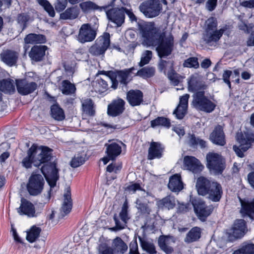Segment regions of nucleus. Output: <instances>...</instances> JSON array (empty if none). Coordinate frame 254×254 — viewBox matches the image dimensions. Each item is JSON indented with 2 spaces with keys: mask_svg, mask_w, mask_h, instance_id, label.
Returning a JSON list of instances; mask_svg holds the SVG:
<instances>
[{
  "mask_svg": "<svg viewBox=\"0 0 254 254\" xmlns=\"http://www.w3.org/2000/svg\"><path fill=\"white\" fill-rule=\"evenodd\" d=\"M17 90L19 93L26 95L32 93L37 88V84L34 82H28L26 80H18L16 82Z\"/></svg>",
  "mask_w": 254,
  "mask_h": 254,
  "instance_id": "4468645a",
  "label": "nucleus"
},
{
  "mask_svg": "<svg viewBox=\"0 0 254 254\" xmlns=\"http://www.w3.org/2000/svg\"><path fill=\"white\" fill-rule=\"evenodd\" d=\"M188 89L191 92L197 91L205 87L201 76L197 73L191 75L188 79Z\"/></svg>",
  "mask_w": 254,
  "mask_h": 254,
  "instance_id": "aec40b11",
  "label": "nucleus"
},
{
  "mask_svg": "<svg viewBox=\"0 0 254 254\" xmlns=\"http://www.w3.org/2000/svg\"><path fill=\"white\" fill-rule=\"evenodd\" d=\"M226 30V28L223 27L219 30L216 29L211 32L204 33L203 39L207 44L211 42H217L220 40Z\"/></svg>",
  "mask_w": 254,
  "mask_h": 254,
  "instance_id": "b1692460",
  "label": "nucleus"
},
{
  "mask_svg": "<svg viewBox=\"0 0 254 254\" xmlns=\"http://www.w3.org/2000/svg\"><path fill=\"white\" fill-rule=\"evenodd\" d=\"M242 208L241 212L247 215L252 219L254 218V198L251 200H243L240 199Z\"/></svg>",
  "mask_w": 254,
  "mask_h": 254,
  "instance_id": "bb28decb",
  "label": "nucleus"
},
{
  "mask_svg": "<svg viewBox=\"0 0 254 254\" xmlns=\"http://www.w3.org/2000/svg\"><path fill=\"white\" fill-rule=\"evenodd\" d=\"M119 217L121 220L127 223L128 220L130 219L128 213V205L127 201H125L122 207V210L119 214Z\"/></svg>",
  "mask_w": 254,
  "mask_h": 254,
  "instance_id": "680f3d73",
  "label": "nucleus"
},
{
  "mask_svg": "<svg viewBox=\"0 0 254 254\" xmlns=\"http://www.w3.org/2000/svg\"><path fill=\"white\" fill-rule=\"evenodd\" d=\"M192 104L197 110L206 113L212 112L216 104L204 95V91H197L193 95Z\"/></svg>",
  "mask_w": 254,
  "mask_h": 254,
  "instance_id": "20e7f679",
  "label": "nucleus"
},
{
  "mask_svg": "<svg viewBox=\"0 0 254 254\" xmlns=\"http://www.w3.org/2000/svg\"><path fill=\"white\" fill-rule=\"evenodd\" d=\"M37 2L42 6L44 10L52 17L55 16V12L53 5L47 0H36Z\"/></svg>",
  "mask_w": 254,
  "mask_h": 254,
  "instance_id": "49530a36",
  "label": "nucleus"
},
{
  "mask_svg": "<svg viewBox=\"0 0 254 254\" xmlns=\"http://www.w3.org/2000/svg\"><path fill=\"white\" fill-rule=\"evenodd\" d=\"M207 166L215 173H221L224 169V162L222 156L217 153H209L206 155Z\"/></svg>",
  "mask_w": 254,
  "mask_h": 254,
  "instance_id": "9d476101",
  "label": "nucleus"
},
{
  "mask_svg": "<svg viewBox=\"0 0 254 254\" xmlns=\"http://www.w3.org/2000/svg\"><path fill=\"white\" fill-rule=\"evenodd\" d=\"M139 11L147 18L158 16L162 10V4L160 0H147L141 2L138 7Z\"/></svg>",
  "mask_w": 254,
  "mask_h": 254,
  "instance_id": "39448f33",
  "label": "nucleus"
},
{
  "mask_svg": "<svg viewBox=\"0 0 254 254\" xmlns=\"http://www.w3.org/2000/svg\"><path fill=\"white\" fill-rule=\"evenodd\" d=\"M138 239L143 250L151 254H155L156 253L155 247L153 244L146 241L140 236H138Z\"/></svg>",
  "mask_w": 254,
  "mask_h": 254,
  "instance_id": "c03bdc74",
  "label": "nucleus"
},
{
  "mask_svg": "<svg viewBox=\"0 0 254 254\" xmlns=\"http://www.w3.org/2000/svg\"><path fill=\"white\" fill-rule=\"evenodd\" d=\"M192 204L193 206L194 210L196 214H198L200 211H202L205 207H208L209 206H206L204 202L199 198L194 199L192 201Z\"/></svg>",
  "mask_w": 254,
  "mask_h": 254,
  "instance_id": "6e6d98bb",
  "label": "nucleus"
},
{
  "mask_svg": "<svg viewBox=\"0 0 254 254\" xmlns=\"http://www.w3.org/2000/svg\"><path fill=\"white\" fill-rule=\"evenodd\" d=\"M80 10L77 6L67 8L64 12L60 14V18L62 19L73 20L77 18L79 14Z\"/></svg>",
  "mask_w": 254,
  "mask_h": 254,
  "instance_id": "72a5a7b5",
  "label": "nucleus"
},
{
  "mask_svg": "<svg viewBox=\"0 0 254 254\" xmlns=\"http://www.w3.org/2000/svg\"><path fill=\"white\" fill-rule=\"evenodd\" d=\"M152 57V52L151 51L146 50L142 55L141 61L139 63V65L142 66L147 64Z\"/></svg>",
  "mask_w": 254,
  "mask_h": 254,
  "instance_id": "e2e57ef3",
  "label": "nucleus"
},
{
  "mask_svg": "<svg viewBox=\"0 0 254 254\" xmlns=\"http://www.w3.org/2000/svg\"><path fill=\"white\" fill-rule=\"evenodd\" d=\"M213 210V207L211 206H209L208 207H205L202 211H200L196 215L201 220L204 221L206 218L212 212Z\"/></svg>",
  "mask_w": 254,
  "mask_h": 254,
  "instance_id": "338daca9",
  "label": "nucleus"
},
{
  "mask_svg": "<svg viewBox=\"0 0 254 254\" xmlns=\"http://www.w3.org/2000/svg\"><path fill=\"white\" fill-rule=\"evenodd\" d=\"M51 114L53 119L61 121L65 119L64 111L58 105L54 104L51 107Z\"/></svg>",
  "mask_w": 254,
  "mask_h": 254,
  "instance_id": "ea45409f",
  "label": "nucleus"
},
{
  "mask_svg": "<svg viewBox=\"0 0 254 254\" xmlns=\"http://www.w3.org/2000/svg\"><path fill=\"white\" fill-rule=\"evenodd\" d=\"M125 102L122 99L114 100L108 107V114L116 117L122 114L124 111Z\"/></svg>",
  "mask_w": 254,
  "mask_h": 254,
  "instance_id": "dca6fc26",
  "label": "nucleus"
},
{
  "mask_svg": "<svg viewBox=\"0 0 254 254\" xmlns=\"http://www.w3.org/2000/svg\"><path fill=\"white\" fill-rule=\"evenodd\" d=\"M183 66L189 68H197L199 67V64L197 58L190 57L184 61Z\"/></svg>",
  "mask_w": 254,
  "mask_h": 254,
  "instance_id": "bf43d9fd",
  "label": "nucleus"
},
{
  "mask_svg": "<svg viewBox=\"0 0 254 254\" xmlns=\"http://www.w3.org/2000/svg\"><path fill=\"white\" fill-rule=\"evenodd\" d=\"M163 150V148L160 143L152 142L148 149V159L152 160L156 158H160L162 156Z\"/></svg>",
  "mask_w": 254,
  "mask_h": 254,
  "instance_id": "cd10ccee",
  "label": "nucleus"
},
{
  "mask_svg": "<svg viewBox=\"0 0 254 254\" xmlns=\"http://www.w3.org/2000/svg\"><path fill=\"white\" fill-rule=\"evenodd\" d=\"M84 154H78L71 159L70 164L72 168H77L85 162Z\"/></svg>",
  "mask_w": 254,
  "mask_h": 254,
  "instance_id": "5fc2aeb1",
  "label": "nucleus"
},
{
  "mask_svg": "<svg viewBox=\"0 0 254 254\" xmlns=\"http://www.w3.org/2000/svg\"><path fill=\"white\" fill-rule=\"evenodd\" d=\"M175 242V238L170 236L162 235L158 239L159 247L166 254H171L173 253V246Z\"/></svg>",
  "mask_w": 254,
  "mask_h": 254,
  "instance_id": "ddd939ff",
  "label": "nucleus"
},
{
  "mask_svg": "<svg viewBox=\"0 0 254 254\" xmlns=\"http://www.w3.org/2000/svg\"><path fill=\"white\" fill-rule=\"evenodd\" d=\"M52 150L47 147L33 144L27 151V156L22 161L23 166L27 169L31 168L32 164L36 167L43 164L41 171L51 188L55 187L59 178L56 163L48 162L52 157Z\"/></svg>",
  "mask_w": 254,
  "mask_h": 254,
  "instance_id": "f257e3e1",
  "label": "nucleus"
},
{
  "mask_svg": "<svg viewBox=\"0 0 254 254\" xmlns=\"http://www.w3.org/2000/svg\"><path fill=\"white\" fill-rule=\"evenodd\" d=\"M248 232L246 222L243 219H237L234 222L229 233L231 241L242 238Z\"/></svg>",
  "mask_w": 254,
  "mask_h": 254,
  "instance_id": "9b49d317",
  "label": "nucleus"
},
{
  "mask_svg": "<svg viewBox=\"0 0 254 254\" xmlns=\"http://www.w3.org/2000/svg\"><path fill=\"white\" fill-rule=\"evenodd\" d=\"M82 106L83 111L87 114L92 116L94 114L93 110V103L91 99H82Z\"/></svg>",
  "mask_w": 254,
  "mask_h": 254,
  "instance_id": "a18cd8bd",
  "label": "nucleus"
},
{
  "mask_svg": "<svg viewBox=\"0 0 254 254\" xmlns=\"http://www.w3.org/2000/svg\"><path fill=\"white\" fill-rule=\"evenodd\" d=\"M113 218L115 221L116 225L115 227L109 228V229L112 231H118L125 229L127 226V223L126 222L123 221V220H120L118 218L117 214H115L114 215Z\"/></svg>",
  "mask_w": 254,
  "mask_h": 254,
  "instance_id": "864d4df0",
  "label": "nucleus"
},
{
  "mask_svg": "<svg viewBox=\"0 0 254 254\" xmlns=\"http://www.w3.org/2000/svg\"><path fill=\"white\" fill-rule=\"evenodd\" d=\"M168 186L172 191L178 192L182 190L183 188V184L180 175L175 174L172 176L170 178Z\"/></svg>",
  "mask_w": 254,
  "mask_h": 254,
  "instance_id": "c85d7f7f",
  "label": "nucleus"
},
{
  "mask_svg": "<svg viewBox=\"0 0 254 254\" xmlns=\"http://www.w3.org/2000/svg\"><path fill=\"white\" fill-rule=\"evenodd\" d=\"M236 137L240 145H234L233 148L237 155L242 158L244 156L243 152L250 147L252 142L254 141V134L248 131L244 132V133L239 132Z\"/></svg>",
  "mask_w": 254,
  "mask_h": 254,
  "instance_id": "0eeeda50",
  "label": "nucleus"
},
{
  "mask_svg": "<svg viewBox=\"0 0 254 254\" xmlns=\"http://www.w3.org/2000/svg\"><path fill=\"white\" fill-rule=\"evenodd\" d=\"M192 204L193 206L194 210L196 214H198L200 211H202L205 207H208L209 206H206L204 202L199 198L194 199L192 201Z\"/></svg>",
  "mask_w": 254,
  "mask_h": 254,
  "instance_id": "4d7b16f0",
  "label": "nucleus"
},
{
  "mask_svg": "<svg viewBox=\"0 0 254 254\" xmlns=\"http://www.w3.org/2000/svg\"><path fill=\"white\" fill-rule=\"evenodd\" d=\"M79 6L84 13H89L92 10L99 9L100 11L106 9V6H99L94 2L91 1H87L81 2L79 4Z\"/></svg>",
  "mask_w": 254,
  "mask_h": 254,
  "instance_id": "f704fd0d",
  "label": "nucleus"
},
{
  "mask_svg": "<svg viewBox=\"0 0 254 254\" xmlns=\"http://www.w3.org/2000/svg\"><path fill=\"white\" fill-rule=\"evenodd\" d=\"M201 234V229L198 227H194L187 234L184 239V242L187 244L196 242L200 239Z\"/></svg>",
  "mask_w": 254,
  "mask_h": 254,
  "instance_id": "c756f323",
  "label": "nucleus"
},
{
  "mask_svg": "<svg viewBox=\"0 0 254 254\" xmlns=\"http://www.w3.org/2000/svg\"><path fill=\"white\" fill-rule=\"evenodd\" d=\"M214 182L209 181L203 177H199L197 179L196 183V188L198 193L202 196L207 195L208 190H209L212 186L211 185Z\"/></svg>",
  "mask_w": 254,
  "mask_h": 254,
  "instance_id": "4be33fe9",
  "label": "nucleus"
},
{
  "mask_svg": "<svg viewBox=\"0 0 254 254\" xmlns=\"http://www.w3.org/2000/svg\"><path fill=\"white\" fill-rule=\"evenodd\" d=\"M233 254H254V244L250 241L245 242Z\"/></svg>",
  "mask_w": 254,
  "mask_h": 254,
  "instance_id": "c9c22d12",
  "label": "nucleus"
},
{
  "mask_svg": "<svg viewBox=\"0 0 254 254\" xmlns=\"http://www.w3.org/2000/svg\"><path fill=\"white\" fill-rule=\"evenodd\" d=\"M41 229L36 226H33L27 231L26 239L30 243L35 242L39 237Z\"/></svg>",
  "mask_w": 254,
  "mask_h": 254,
  "instance_id": "58836bf2",
  "label": "nucleus"
},
{
  "mask_svg": "<svg viewBox=\"0 0 254 254\" xmlns=\"http://www.w3.org/2000/svg\"><path fill=\"white\" fill-rule=\"evenodd\" d=\"M46 40V39L44 35L34 33L29 34L24 38V41L26 44H31L44 43Z\"/></svg>",
  "mask_w": 254,
  "mask_h": 254,
  "instance_id": "e433bc0d",
  "label": "nucleus"
},
{
  "mask_svg": "<svg viewBox=\"0 0 254 254\" xmlns=\"http://www.w3.org/2000/svg\"><path fill=\"white\" fill-rule=\"evenodd\" d=\"M107 8L103 9L106 11L108 19L111 22L114 23L117 27H120L125 22L126 8L115 7L109 9V5H105Z\"/></svg>",
  "mask_w": 254,
  "mask_h": 254,
  "instance_id": "1a4fd4ad",
  "label": "nucleus"
},
{
  "mask_svg": "<svg viewBox=\"0 0 254 254\" xmlns=\"http://www.w3.org/2000/svg\"><path fill=\"white\" fill-rule=\"evenodd\" d=\"M100 73H104L105 76L103 78L97 79L93 83V86L96 92L102 93L108 89V83H111V87L115 89L117 88L118 81L116 79L117 75L115 72L112 71H100Z\"/></svg>",
  "mask_w": 254,
  "mask_h": 254,
  "instance_id": "7ed1b4c3",
  "label": "nucleus"
},
{
  "mask_svg": "<svg viewBox=\"0 0 254 254\" xmlns=\"http://www.w3.org/2000/svg\"><path fill=\"white\" fill-rule=\"evenodd\" d=\"M142 200H136V208L142 214L149 215L151 209L148 203L141 202Z\"/></svg>",
  "mask_w": 254,
  "mask_h": 254,
  "instance_id": "603ef678",
  "label": "nucleus"
},
{
  "mask_svg": "<svg viewBox=\"0 0 254 254\" xmlns=\"http://www.w3.org/2000/svg\"><path fill=\"white\" fill-rule=\"evenodd\" d=\"M127 100L132 107L140 105L143 102V94L139 90H130L127 93Z\"/></svg>",
  "mask_w": 254,
  "mask_h": 254,
  "instance_id": "6ab92c4d",
  "label": "nucleus"
},
{
  "mask_svg": "<svg viewBox=\"0 0 254 254\" xmlns=\"http://www.w3.org/2000/svg\"><path fill=\"white\" fill-rule=\"evenodd\" d=\"M0 58L6 64L12 66L16 63L18 53L12 50H6L1 53Z\"/></svg>",
  "mask_w": 254,
  "mask_h": 254,
  "instance_id": "a878e982",
  "label": "nucleus"
},
{
  "mask_svg": "<svg viewBox=\"0 0 254 254\" xmlns=\"http://www.w3.org/2000/svg\"><path fill=\"white\" fill-rule=\"evenodd\" d=\"M188 107H184V106L179 105L176 110L174 111L173 114L178 119H182L186 115Z\"/></svg>",
  "mask_w": 254,
  "mask_h": 254,
  "instance_id": "69168bd1",
  "label": "nucleus"
},
{
  "mask_svg": "<svg viewBox=\"0 0 254 254\" xmlns=\"http://www.w3.org/2000/svg\"><path fill=\"white\" fill-rule=\"evenodd\" d=\"M211 185L208 190V192H207V197L212 201L218 202L220 201L223 194L222 187L220 184L216 182H214Z\"/></svg>",
  "mask_w": 254,
  "mask_h": 254,
  "instance_id": "412c9836",
  "label": "nucleus"
},
{
  "mask_svg": "<svg viewBox=\"0 0 254 254\" xmlns=\"http://www.w3.org/2000/svg\"><path fill=\"white\" fill-rule=\"evenodd\" d=\"M64 197V201L61 207V214L63 216L69 213L72 208V202L70 188L68 187L66 189Z\"/></svg>",
  "mask_w": 254,
  "mask_h": 254,
  "instance_id": "393cba45",
  "label": "nucleus"
},
{
  "mask_svg": "<svg viewBox=\"0 0 254 254\" xmlns=\"http://www.w3.org/2000/svg\"><path fill=\"white\" fill-rule=\"evenodd\" d=\"M110 44V34L105 33L89 49V53L94 56L103 55Z\"/></svg>",
  "mask_w": 254,
  "mask_h": 254,
  "instance_id": "6e6552de",
  "label": "nucleus"
},
{
  "mask_svg": "<svg viewBox=\"0 0 254 254\" xmlns=\"http://www.w3.org/2000/svg\"><path fill=\"white\" fill-rule=\"evenodd\" d=\"M98 254H114V250L106 244H102L98 247Z\"/></svg>",
  "mask_w": 254,
  "mask_h": 254,
  "instance_id": "0e129e2a",
  "label": "nucleus"
},
{
  "mask_svg": "<svg viewBox=\"0 0 254 254\" xmlns=\"http://www.w3.org/2000/svg\"><path fill=\"white\" fill-rule=\"evenodd\" d=\"M135 68L132 67L128 69L118 71L117 74H116L120 83L124 85H127L129 82L128 77L129 74Z\"/></svg>",
  "mask_w": 254,
  "mask_h": 254,
  "instance_id": "a19ab883",
  "label": "nucleus"
},
{
  "mask_svg": "<svg viewBox=\"0 0 254 254\" xmlns=\"http://www.w3.org/2000/svg\"><path fill=\"white\" fill-rule=\"evenodd\" d=\"M45 183L44 177L40 174L33 172L26 185L28 193L33 196L40 194L43 191Z\"/></svg>",
  "mask_w": 254,
  "mask_h": 254,
  "instance_id": "423d86ee",
  "label": "nucleus"
},
{
  "mask_svg": "<svg viewBox=\"0 0 254 254\" xmlns=\"http://www.w3.org/2000/svg\"><path fill=\"white\" fill-rule=\"evenodd\" d=\"M112 248L114 250V253L123 254L126 253L128 249L127 245L120 237H117L112 241Z\"/></svg>",
  "mask_w": 254,
  "mask_h": 254,
  "instance_id": "2f4dec72",
  "label": "nucleus"
},
{
  "mask_svg": "<svg viewBox=\"0 0 254 254\" xmlns=\"http://www.w3.org/2000/svg\"><path fill=\"white\" fill-rule=\"evenodd\" d=\"M155 73V69L154 67L147 66L138 70L136 75L143 78H147L154 76Z\"/></svg>",
  "mask_w": 254,
  "mask_h": 254,
  "instance_id": "37998d69",
  "label": "nucleus"
},
{
  "mask_svg": "<svg viewBox=\"0 0 254 254\" xmlns=\"http://www.w3.org/2000/svg\"><path fill=\"white\" fill-rule=\"evenodd\" d=\"M139 30L142 37L141 44L146 47H156L160 58L170 55L174 48V41L173 35L169 33L166 35L156 27L153 23H149L139 25Z\"/></svg>",
  "mask_w": 254,
  "mask_h": 254,
  "instance_id": "f03ea898",
  "label": "nucleus"
},
{
  "mask_svg": "<svg viewBox=\"0 0 254 254\" xmlns=\"http://www.w3.org/2000/svg\"><path fill=\"white\" fill-rule=\"evenodd\" d=\"M17 212L20 215H25L29 217L37 216L34 205L29 201L23 198L21 199L19 207L17 208Z\"/></svg>",
  "mask_w": 254,
  "mask_h": 254,
  "instance_id": "a211bd4d",
  "label": "nucleus"
},
{
  "mask_svg": "<svg viewBox=\"0 0 254 254\" xmlns=\"http://www.w3.org/2000/svg\"><path fill=\"white\" fill-rule=\"evenodd\" d=\"M171 123L170 120L163 117H159L151 121V126L155 127L157 126H162L167 127H170Z\"/></svg>",
  "mask_w": 254,
  "mask_h": 254,
  "instance_id": "de8ad7c7",
  "label": "nucleus"
},
{
  "mask_svg": "<svg viewBox=\"0 0 254 254\" xmlns=\"http://www.w3.org/2000/svg\"><path fill=\"white\" fill-rule=\"evenodd\" d=\"M209 139L216 145L224 146L226 144L225 136L221 126L218 125L215 127L210 134Z\"/></svg>",
  "mask_w": 254,
  "mask_h": 254,
  "instance_id": "f3484780",
  "label": "nucleus"
},
{
  "mask_svg": "<svg viewBox=\"0 0 254 254\" xmlns=\"http://www.w3.org/2000/svg\"><path fill=\"white\" fill-rule=\"evenodd\" d=\"M61 90L63 94L69 95L75 93L76 87L74 84L68 80H65L62 82Z\"/></svg>",
  "mask_w": 254,
  "mask_h": 254,
  "instance_id": "79ce46f5",
  "label": "nucleus"
},
{
  "mask_svg": "<svg viewBox=\"0 0 254 254\" xmlns=\"http://www.w3.org/2000/svg\"><path fill=\"white\" fill-rule=\"evenodd\" d=\"M105 146H106V152L111 160H114L121 153V146L116 142L109 144H106Z\"/></svg>",
  "mask_w": 254,
  "mask_h": 254,
  "instance_id": "7c9ffc66",
  "label": "nucleus"
},
{
  "mask_svg": "<svg viewBox=\"0 0 254 254\" xmlns=\"http://www.w3.org/2000/svg\"><path fill=\"white\" fill-rule=\"evenodd\" d=\"M188 143L190 146L199 145L201 148L206 147V142L205 141L199 138H196L193 134L189 136Z\"/></svg>",
  "mask_w": 254,
  "mask_h": 254,
  "instance_id": "8fccbe9b",
  "label": "nucleus"
},
{
  "mask_svg": "<svg viewBox=\"0 0 254 254\" xmlns=\"http://www.w3.org/2000/svg\"><path fill=\"white\" fill-rule=\"evenodd\" d=\"M47 47L46 46H34L29 53V56L32 61L39 62L42 61L45 55Z\"/></svg>",
  "mask_w": 254,
  "mask_h": 254,
  "instance_id": "5701e85b",
  "label": "nucleus"
},
{
  "mask_svg": "<svg viewBox=\"0 0 254 254\" xmlns=\"http://www.w3.org/2000/svg\"><path fill=\"white\" fill-rule=\"evenodd\" d=\"M153 195L152 193L146 191L144 190H141L139 194V197L136 199V200H139L140 199L142 200L141 202L150 203L151 200L153 199Z\"/></svg>",
  "mask_w": 254,
  "mask_h": 254,
  "instance_id": "13d9d810",
  "label": "nucleus"
},
{
  "mask_svg": "<svg viewBox=\"0 0 254 254\" xmlns=\"http://www.w3.org/2000/svg\"><path fill=\"white\" fill-rule=\"evenodd\" d=\"M0 90L5 93H13L15 91L14 81L10 79L0 81Z\"/></svg>",
  "mask_w": 254,
  "mask_h": 254,
  "instance_id": "4c0bfd02",
  "label": "nucleus"
},
{
  "mask_svg": "<svg viewBox=\"0 0 254 254\" xmlns=\"http://www.w3.org/2000/svg\"><path fill=\"white\" fill-rule=\"evenodd\" d=\"M55 8L58 12L63 11L67 5V0H56L54 4Z\"/></svg>",
  "mask_w": 254,
  "mask_h": 254,
  "instance_id": "774afa93",
  "label": "nucleus"
},
{
  "mask_svg": "<svg viewBox=\"0 0 254 254\" xmlns=\"http://www.w3.org/2000/svg\"><path fill=\"white\" fill-rule=\"evenodd\" d=\"M217 20L216 18L211 17L209 18L205 22V30L204 33L211 32L217 29Z\"/></svg>",
  "mask_w": 254,
  "mask_h": 254,
  "instance_id": "3c124183",
  "label": "nucleus"
},
{
  "mask_svg": "<svg viewBox=\"0 0 254 254\" xmlns=\"http://www.w3.org/2000/svg\"><path fill=\"white\" fill-rule=\"evenodd\" d=\"M29 20V16L26 13H21L18 15L17 21L21 27L22 30H23L26 27L27 23Z\"/></svg>",
  "mask_w": 254,
  "mask_h": 254,
  "instance_id": "052dcab7",
  "label": "nucleus"
},
{
  "mask_svg": "<svg viewBox=\"0 0 254 254\" xmlns=\"http://www.w3.org/2000/svg\"><path fill=\"white\" fill-rule=\"evenodd\" d=\"M183 162L184 167L194 173L200 172L203 168L199 160L193 156H186Z\"/></svg>",
  "mask_w": 254,
  "mask_h": 254,
  "instance_id": "2eb2a0df",
  "label": "nucleus"
},
{
  "mask_svg": "<svg viewBox=\"0 0 254 254\" xmlns=\"http://www.w3.org/2000/svg\"><path fill=\"white\" fill-rule=\"evenodd\" d=\"M177 202L178 201L174 196L169 195L158 201L157 204L160 208L169 210L175 206Z\"/></svg>",
  "mask_w": 254,
  "mask_h": 254,
  "instance_id": "473e14b6",
  "label": "nucleus"
},
{
  "mask_svg": "<svg viewBox=\"0 0 254 254\" xmlns=\"http://www.w3.org/2000/svg\"><path fill=\"white\" fill-rule=\"evenodd\" d=\"M170 70L168 73V77L172 84L174 86L177 85L180 83L182 76L176 73L172 68V64H170Z\"/></svg>",
  "mask_w": 254,
  "mask_h": 254,
  "instance_id": "09e8293b",
  "label": "nucleus"
},
{
  "mask_svg": "<svg viewBox=\"0 0 254 254\" xmlns=\"http://www.w3.org/2000/svg\"><path fill=\"white\" fill-rule=\"evenodd\" d=\"M96 35V32L90 24H83L79 30L77 40L81 43L91 42L95 39Z\"/></svg>",
  "mask_w": 254,
  "mask_h": 254,
  "instance_id": "f8f14e48",
  "label": "nucleus"
}]
</instances>
